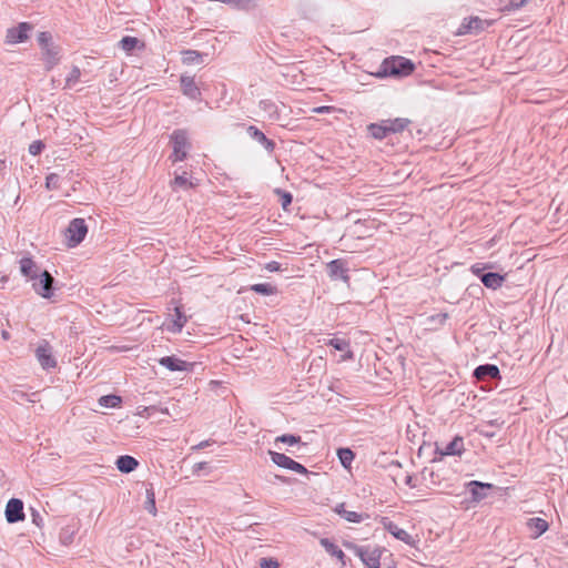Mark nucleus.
I'll list each match as a JSON object with an SVG mask.
<instances>
[{
  "mask_svg": "<svg viewBox=\"0 0 568 568\" xmlns=\"http://www.w3.org/2000/svg\"><path fill=\"white\" fill-rule=\"evenodd\" d=\"M415 64L404 57L393 55L386 58L379 67V70L376 72V77L385 78V77H406L414 72Z\"/></svg>",
  "mask_w": 568,
  "mask_h": 568,
  "instance_id": "obj_1",
  "label": "nucleus"
},
{
  "mask_svg": "<svg viewBox=\"0 0 568 568\" xmlns=\"http://www.w3.org/2000/svg\"><path fill=\"white\" fill-rule=\"evenodd\" d=\"M344 546L358 556L368 568H381L382 549L379 547L359 546L352 541H345Z\"/></svg>",
  "mask_w": 568,
  "mask_h": 568,
  "instance_id": "obj_2",
  "label": "nucleus"
},
{
  "mask_svg": "<svg viewBox=\"0 0 568 568\" xmlns=\"http://www.w3.org/2000/svg\"><path fill=\"white\" fill-rule=\"evenodd\" d=\"M171 143L173 152L171 158L174 162L183 161L187 156V152L191 149L187 132L183 129L174 130L171 134Z\"/></svg>",
  "mask_w": 568,
  "mask_h": 568,
  "instance_id": "obj_3",
  "label": "nucleus"
},
{
  "mask_svg": "<svg viewBox=\"0 0 568 568\" xmlns=\"http://www.w3.org/2000/svg\"><path fill=\"white\" fill-rule=\"evenodd\" d=\"M88 226L83 219H73L67 229L65 236L68 239L69 246L73 247L79 245L87 236Z\"/></svg>",
  "mask_w": 568,
  "mask_h": 568,
  "instance_id": "obj_4",
  "label": "nucleus"
},
{
  "mask_svg": "<svg viewBox=\"0 0 568 568\" xmlns=\"http://www.w3.org/2000/svg\"><path fill=\"white\" fill-rule=\"evenodd\" d=\"M327 275L331 281H342L345 284H349V268L347 261L343 258H336L326 264Z\"/></svg>",
  "mask_w": 568,
  "mask_h": 568,
  "instance_id": "obj_5",
  "label": "nucleus"
},
{
  "mask_svg": "<svg viewBox=\"0 0 568 568\" xmlns=\"http://www.w3.org/2000/svg\"><path fill=\"white\" fill-rule=\"evenodd\" d=\"M268 455L271 457V460L281 468L290 469L302 475L308 474V470L305 468L304 465L295 462L294 459H292L291 457L283 453L268 450Z\"/></svg>",
  "mask_w": 568,
  "mask_h": 568,
  "instance_id": "obj_6",
  "label": "nucleus"
},
{
  "mask_svg": "<svg viewBox=\"0 0 568 568\" xmlns=\"http://www.w3.org/2000/svg\"><path fill=\"white\" fill-rule=\"evenodd\" d=\"M493 21L483 20L478 17H470L469 19H464L459 28L457 29V36L465 34H474L477 36L481 31H484L487 27H489Z\"/></svg>",
  "mask_w": 568,
  "mask_h": 568,
  "instance_id": "obj_7",
  "label": "nucleus"
},
{
  "mask_svg": "<svg viewBox=\"0 0 568 568\" xmlns=\"http://www.w3.org/2000/svg\"><path fill=\"white\" fill-rule=\"evenodd\" d=\"M187 322L186 315L183 313L182 307L175 306L172 313H169L164 320L162 327L171 333H179Z\"/></svg>",
  "mask_w": 568,
  "mask_h": 568,
  "instance_id": "obj_8",
  "label": "nucleus"
},
{
  "mask_svg": "<svg viewBox=\"0 0 568 568\" xmlns=\"http://www.w3.org/2000/svg\"><path fill=\"white\" fill-rule=\"evenodd\" d=\"M54 277L47 271H42L38 278L33 282L34 291L44 298H50L53 295Z\"/></svg>",
  "mask_w": 568,
  "mask_h": 568,
  "instance_id": "obj_9",
  "label": "nucleus"
},
{
  "mask_svg": "<svg viewBox=\"0 0 568 568\" xmlns=\"http://www.w3.org/2000/svg\"><path fill=\"white\" fill-rule=\"evenodd\" d=\"M490 265L476 263L470 267L473 274L477 275L486 287L497 288V272H487Z\"/></svg>",
  "mask_w": 568,
  "mask_h": 568,
  "instance_id": "obj_10",
  "label": "nucleus"
},
{
  "mask_svg": "<svg viewBox=\"0 0 568 568\" xmlns=\"http://www.w3.org/2000/svg\"><path fill=\"white\" fill-rule=\"evenodd\" d=\"M6 519L9 524H14L24 519L23 503L21 499L11 498L6 506Z\"/></svg>",
  "mask_w": 568,
  "mask_h": 568,
  "instance_id": "obj_11",
  "label": "nucleus"
},
{
  "mask_svg": "<svg viewBox=\"0 0 568 568\" xmlns=\"http://www.w3.org/2000/svg\"><path fill=\"white\" fill-rule=\"evenodd\" d=\"M31 29L32 26L28 22H21L17 27L8 29L6 42L10 44L24 42L28 39V32Z\"/></svg>",
  "mask_w": 568,
  "mask_h": 568,
  "instance_id": "obj_12",
  "label": "nucleus"
},
{
  "mask_svg": "<svg viewBox=\"0 0 568 568\" xmlns=\"http://www.w3.org/2000/svg\"><path fill=\"white\" fill-rule=\"evenodd\" d=\"M467 488L471 495L473 501L479 503L487 498L489 491H493L495 489V486L488 483L471 480L467 484Z\"/></svg>",
  "mask_w": 568,
  "mask_h": 568,
  "instance_id": "obj_13",
  "label": "nucleus"
},
{
  "mask_svg": "<svg viewBox=\"0 0 568 568\" xmlns=\"http://www.w3.org/2000/svg\"><path fill=\"white\" fill-rule=\"evenodd\" d=\"M318 342L322 343V347H325V346L332 347L329 349V352L338 351V352L345 353L344 355H353L352 352L348 348L349 347V343L344 337H329V336H325L322 339H320Z\"/></svg>",
  "mask_w": 568,
  "mask_h": 568,
  "instance_id": "obj_14",
  "label": "nucleus"
},
{
  "mask_svg": "<svg viewBox=\"0 0 568 568\" xmlns=\"http://www.w3.org/2000/svg\"><path fill=\"white\" fill-rule=\"evenodd\" d=\"M181 89L184 95L192 100H201V90L194 81V77L181 75Z\"/></svg>",
  "mask_w": 568,
  "mask_h": 568,
  "instance_id": "obj_15",
  "label": "nucleus"
},
{
  "mask_svg": "<svg viewBox=\"0 0 568 568\" xmlns=\"http://www.w3.org/2000/svg\"><path fill=\"white\" fill-rule=\"evenodd\" d=\"M247 134L251 139L264 146V149L272 153L275 149V142L268 138L255 125H248L246 129Z\"/></svg>",
  "mask_w": 568,
  "mask_h": 568,
  "instance_id": "obj_16",
  "label": "nucleus"
},
{
  "mask_svg": "<svg viewBox=\"0 0 568 568\" xmlns=\"http://www.w3.org/2000/svg\"><path fill=\"white\" fill-rule=\"evenodd\" d=\"M384 528L393 535L396 539L412 545L414 542L413 537L405 530L399 528L395 523L388 520L387 518H383Z\"/></svg>",
  "mask_w": 568,
  "mask_h": 568,
  "instance_id": "obj_17",
  "label": "nucleus"
},
{
  "mask_svg": "<svg viewBox=\"0 0 568 568\" xmlns=\"http://www.w3.org/2000/svg\"><path fill=\"white\" fill-rule=\"evenodd\" d=\"M41 51L44 60L45 70H52L60 61V47L57 44H52L50 47L42 49Z\"/></svg>",
  "mask_w": 568,
  "mask_h": 568,
  "instance_id": "obj_18",
  "label": "nucleus"
},
{
  "mask_svg": "<svg viewBox=\"0 0 568 568\" xmlns=\"http://www.w3.org/2000/svg\"><path fill=\"white\" fill-rule=\"evenodd\" d=\"M159 363L170 371H191L194 363L182 361L180 357H160Z\"/></svg>",
  "mask_w": 568,
  "mask_h": 568,
  "instance_id": "obj_19",
  "label": "nucleus"
},
{
  "mask_svg": "<svg viewBox=\"0 0 568 568\" xmlns=\"http://www.w3.org/2000/svg\"><path fill=\"white\" fill-rule=\"evenodd\" d=\"M20 271L26 277L30 280H37L39 274L42 272L36 262L30 257H23L20 260Z\"/></svg>",
  "mask_w": 568,
  "mask_h": 568,
  "instance_id": "obj_20",
  "label": "nucleus"
},
{
  "mask_svg": "<svg viewBox=\"0 0 568 568\" xmlns=\"http://www.w3.org/2000/svg\"><path fill=\"white\" fill-rule=\"evenodd\" d=\"M526 526L530 531V537L532 538H538L545 531H547L549 527L548 523L540 517L529 518L526 523Z\"/></svg>",
  "mask_w": 568,
  "mask_h": 568,
  "instance_id": "obj_21",
  "label": "nucleus"
},
{
  "mask_svg": "<svg viewBox=\"0 0 568 568\" xmlns=\"http://www.w3.org/2000/svg\"><path fill=\"white\" fill-rule=\"evenodd\" d=\"M115 465L121 473L129 474L138 468L139 462L133 456L122 455L116 458Z\"/></svg>",
  "mask_w": 568,
  "mask_h": 568,
  "instance_id": "obj_22",
  "label": "nucleus"
},
{
  "mask_svg": "<svg viewBox=\"0 0 568 568\" xmlns=\"http://www.w3.org/2000/svg\"><path fill=\"white\" fill-rule=\"evenodd\" d=\"M119 47L126 53H131L135 49H144L145 44L135 37L125 36L120 40Z\"/></svg>",
  "mask_w": 568,
  "mask_h": 568,
  "instance_id": "obj_23",
  "label": "nucleus"
},
{
  "mask_svg": "<svg viewBox=\"0 0 568 568\" xmlns=\"http://www.w3.org/2000/svg\"><path fill=\"white\" fill-rule=\"evenodd\" d=\"M182 54V62L186 65H193V64H201L204 61V57H206V53H202L196 50H183L181 52Z\"/></svg>",
  "mask_w": 568,
  "mask_h": 568,
  "instance_id": "obj_24",
  "label": "nucleus"
},
{
  "mask_svg": "<svg viewBox=\"0 0 568 568\" xmlns=\"http://www.w3.org/2000/svg\"><path fill=\"white\" fill-rule=\"evenodd\" d=\"M464 452V439L456 436L446 447L442 450V455L460 456Z\"/></svg>",
  "mask_w": 568,
  "mask_h": 568,
  "instance_id": "obj_25",
  "label": "nucleus"
},
{
  "mask_svg": "<svg viewBox=\"0 0 568 568\" xmlns=\"http://www.w3.org/2000/svg\"><path fill=\"white\" fill-rule=\"evenodd\" d=\"M474 376L479 381L485 379L486 377L497 379V365H494V364L479 365L474 371Z\"/></svg>",
  "mask_w": 568,
  "mask_h": 568,
  "instance_id": "obj_26",
  "label": "nucleus"
},
{
  "mask_svg": "<svg viewBox=\"0 0 568 568\" xmlns=\"http://www.w3.org/2000/svg\"><path fill=\"white\" fill-rule=\"evenodd\" d=\"M320 544L326 550V552L337 558L339 561H342L343 565L345 564V554L332 540L328 538H322Z\"/></svg>",
  "mask_w": 568,
  "mask_h": 568,
  "instance_id": "obj_27",
  "label": "nucleus"
},
{
  "mask_svg": "<svg viewBox=\"0 0 568 568\" xmlns=\"http://www.w3.org/2000/svg\"><path fill=\"white\" fill-rule=\"evenodd\" d=\"M367 129H368L369 134L374 139H377V140H383L389 134V131H388V128H387V124L385 121H383L382 123H372L368 125Z\"/></svg>",
  "mask_w": 568,
  "mask_h": 568,
  "instance_id": "obj_28",
  "label": "nucleus"
},
{
  "mask_svg": "<svg viewBox=\"0 0 568 568\" xmlns=\"http://www.w3.org/2000/svg\"><path fill=\"white\" fill-rule=\"evenodd\" d=\"M335 511L349 523H361L363 520L362 514L346 510L345 504H338Z\"/></svg>",
  "mask_w": 568,
  "mask_h": 568,
  "instance_id": "obj_29",
  "label": "nucleus"
},
{
  "mask_svg": "<svg viewBox=\"0 0 568 568\" xmlns=\"http://www.w3.org/2000/svg\"><path fill=\"white\" fill-rule=\"evenodd\" d=\"M280 444H287L290 446H293V445H297V444H302L303 446H305L304 443H302V438L301 436L298 435H293V434H283L281 436H277L274 440V445L277 447V448H281L280 447Z\"/></svg>",
  "mask_w": 568,
  "mask_h": 568,
  "instance_id": "obj_30",
  "label": "nucleus"
},
{
  "mask_svg": "<svg viewBox=\"0 0 568 568\" xmlns=\"http://www.w3.org/2000/svg\"><path fill=\"white\" fill-rule=\"evenodd\" d=\"M385 122L387 124L389 133H398L404 131L410 121L408 119L397 118L394 120H387Z\"/></svg>",
  "mask_w": 568,
  "mask_h": 568,
  "instance_id": "obj_31",
  "label": "nucleus"
},
{
  "mask_svg": "<svg viewBox=\"0 0 568 568\" xmlns=\"http://www.w3.org/2000/svg\"><path fill=\"white\" fill-rule=\"evenodd\" d=\"M121 403H122V398L114 394L104 395L99 398V404L102 407H106V408L120 407Z\"/></svg>",
  "mask_w": 568,
  "mask_h": 568,
  "instance_id": "obj_32",
  "label": "nucleus"
},
{
  "mask_svg": "<svg viewBox=\"0 0 568 568\" xmlns=\"http://www.w3.org/2000/svg\"><path fill=\"white\" fill-rule=\"evenodd\" d=\"M337 457H338L341 464L345 468H349L352 462L355 458V454H354V452L351 448H338L337 449Z\"/></svg>",
  "mask_w": 568,
  "mask_h": 568,
  "instance_id": "obj_33",
  "label": "nucleus"
},
{
  "mask_svg": "<svg viewBox=\"0 0 568 568\" xmlns=\"http://www.w3.org/2000/svg\"><path fill=\"white\" fill-rule=\"evenodd\" d=\"M251 291L261 295H273L276 293V287L270 283H258L251 286Z\"/></svg>",
  "mask_w": 568,
  "mask_h": 568,
  "instance_id": "obj_34",
  "label": "nucleus"
},
{
  "mask_svg": "<svg viewBox=\"0 0 568 568\" xmlns=\"http://www.w3.org/2000/svg\"><path fill=\"white\" fill-rule=\"evenodd\" d=\"M145 509L153 516L156 515L155 494L152 485L146 488Z\"/></svg>",
  "mask_w": 568,
  "mask_h": 568,
  "instance_id": "obj_35",
  "label": "nucleus"
},
{
  "mask_svg": "<svg viewBox=\"0 0 568 568\" xmlns=\"http://www.w3.org/2000/svg\"><path fill=\"white\" fill-rule=\"evenodd\" d=\"M527 0H508L506 4H501L499 0V12H510L520 9L526 4Z\"/></svg>",
  "mask_w": 568,
  "mask_h": 568,
  "instance_id": "obj_36",
  "label": "nucleus"
},
{
  "mask_svg": "<svg viewBox=\"0 0 568 568\" xmlns=\"http://www.w3.org/2000/svg\"><path fill=\"white\" fill-rule=\"evenodd\" d=\"M172 186L175 189V187H180V189H183V190H189L191 187L194 186L193 182H191L187 178H186V172H183V174H180V175H176L172 182Z\"/></svg>",
  "mask_w": 568,
  "mask_h": 568,
  "instance_id": "obj_37",
  "label": "nucleus"
},
{
  "mask_svg": "<svg viewBox=\"0 0 568 568\" xmlns=\"http://www.w3.org/2000/svg\"><path fill=\"white\" fill-rule=\"evenodd\" d=\"M80 77H81L80 68L74 65L71 69L69 75L65 78V87L72 88L80 80Z\"/></svg>",
  "mask_w": 568,
  "mask_h": 568,
  "instance_id": "obj_38",
  "label": "nucleus"
},
{
  "mask_svg": "<svg viewBox=\"0 0 568 568\" xmlns=\"http://www.w3.org/2000/svg\"><path fill=\"white\" fill-rule=\"evenodd\" d=\"M447 318V313H437L435 315L427 317V322L432 326V328H436L437 326L444 325Z\"/></svg>",
  "mask_w": 568,
  "mask_h": 568,
  "instance_id": "obj_39",
  "label": "nucleus"
},
{
  "mask_svg": "<svg viewBox=\"0 0 568 568\" xmlns=\"http://www.w3.org/2000/svg\"><path fill=\"white\" fill-rule=\"evenodd\" d=\"M45 187L48 190H58L60 187V175L57 173H50L47 175Z\"/></svg>",
  "mask_w": 568,
  "mask_h": 568,
  "instance_id": "obj_40",
  "label": "nucleus"
},
{
  "mask_svg": "<svg viewBox=\"0 0 568 568\" xmlns=\"http://www.w3.org/2000/svg\"><path fill=\"white\" fill-rule=\"evenodd\" d=\"M275 192L280 195L281 205L284 210L292 204L293 196L290 192L283 191L281 189H276Z\"/></svg>",
  "mask_w": 568,
  "mask_h": 568,
  "instance_id": "obj_41",
  "label": "nucleus"
},
{
  "mask_svg": "<svg viewBox=\"0 0 568 568\" xmlns=\"http://www.w3.org/2000/svg\"><path fill=\"white\" fill-rule=\"evenodd\" d=\"M38 43H39V45H40L41 50H42V49H44V48H47V47H50V45L54 44V43L52 42V36H51V33H50V32H47V31L40 32V33L38 34Z\"/></svg>",
  "mask_w": 568,
  "mask_h": 568,
  "instance_id": "obj_42",
  "label": "nucleus"
},
{
  "mask_svg": "<svg viewBox=\"0 0 568 568\" xmlns=\"http://www.w3.org/2000/svg\"><path fill=\"white\" fill-rule=\"evenodd\" d=\"M41 367L45 371L55 368L58 363L55 357H38Z\"/></svg>",
  "mask_w": 568,
  "mask_h": 568,
  "instance_id": "obj_43",
  "label": "nucleus"
},
{
  "mask_svg": "<svg viewBox=\"0 0 568 568\" xmlns=\"http://www.w3.org/2000/svg\"><path fill=\"white\" fill-rule=\"evenodd\" d=\"M260 108L267 112L271 116H273L274 113H276V105L271 100H262L260 101Z\"/></svg>",
  "mask_w": 568,
  "mask_h": 568,
  "instance_id": "obj_44",
  "label": "nucleus"
},
{
  "mask_svg": "<svg viewBox=\"0 0 568 568\" xmlns=\"http://www.w3.org/2000/svg\"><path fill=\"white\" fill-rule=\"evenodd\" d=\"M43 149H44V143L42 141H40V140L33 141L29 145V153L32 155H38L42 152Z\"/></svg>",
  "mask_w": 568,
  "mask_h": 568,
  "instance_id": "obj_45",
  "label": "nucleus"
},
{
  "mask_svg": "<svg viewBox=\"0 0 568 568\" xmlns=\"http://www.w3.org/2000/svg\"><path fill=\"white\" fill-rule=\"evenodd\" d=\"M278 562L276 559L263 557L260 559L261 568H278Z\"/></svg>",
  "mask_w": 568,
  "mask_h": 568,
  "instance_id": "obj_46",
  "label": "nucleus"
},
{
  "mask_svg": "<svg viewBox=\"0 0 568 568\" xmlns=\"http://www.w3.org/2000/svg\"><path fill=\"white\" fill-rule=\"evenodd\" d=\"M50 344L47 341H42L36 349V355H50Z\"/></svg>",
  "mask_w": 568,
  "mask_h": 568,
  "instance_id": "obj_47",
  "label": "nucleus"
},
{
  "mask_svg": "<svg viewBox=\"0 0 568 568\" xmlns=\"http://www.w3.org/2000/svg\"><path fill=\"white\" fill-rule=\"evenodd\" d=\"M209 387L212 392H214L216 395H223L224 392L226 390V387H223L221 385V382L219 381H211L209 383Z\"/></svg>",
  "mask_w": 568,
  "mask_h": 568,
  "instance_id": "obj_48",
  "label": "nucleus"
},
{
  "mask_svg": "<svg viewBox=\"0 0 568 568\" xmlns=\"http://www.w3.org/2000/svg\"><path fill=\"white\" fill-rule=\"evenodd\" d=\"M60 539L64 545H68L72 541V532H69L67 529H63L60 534Z\"/></svg>",
  "mask_w": 568,
  "mask_h": 568,
  "instance_id": "obj_49",
  "label": "nucleus"
},
{
  "mask_svg": "<svg viewBox=\"0 0 568 568\" xmlns=\"http://www.w3.org/2000/svg\"><path fill=\"white\" fill-rule=\"evenodd\" d=\"M207 467L206 462H200L194 464L193 466V474L199 475L201 470L205 469Z\"/></svg>",
  "mask_w": 568,
  "mask_h": 568,
  "instance_id": "obj_50",
  "label": "nucleus"
},
{
  "mask_svg": "<svg viewBox=\"0 0 568 568\" xmlns=\"http://www.w3.org/2000/svg\"><path fill=\"white\" fill-rule=\"evenodd\" d=\"M266 270L270 272H277L281 270V264L276 261H272L266 264Z\"/></svg>",
  "mask_w": 568,
  "mask_h": 568,
  "instance_id": "obj_51",
  "label": "nucleus"
},
{
  "mask_svg": "<svg viewBox=\"0 0 568 568\" xmlns=\"http://www.w3.org/2000/svg\"><path fill=\"white\" fill-rule=\"evenodd\" d=\"M32 521L38 526L40 527L41 526V523H42V517L41 515L36 511V510H32Z\"/></svg>",
  "mask_w": 568,
  "mask_h": 568,
  "instance_id": "obj_52",
  "label": "nucleus"
},
{
  "mask_svg": "<svg viewBox=\"0 0 568 568\" xmlns=\"http://www.w3.org/2000/svg\"><path fill=\"white\" fill-rule=\"evenodd\" d=\"M210 445H211L210 440H203L200 444L193 446L192 449H203Z\"/></svg>",
  "mask_w": 568,
  "mask_h": 568,
  "instance_id": "obj_53",
  "label": "nucleus"
},
{
  "mask_svg": "<svg viewBox=\"0 0 568 568\" xmlns=\"http://www.w3.org/2000/svg\"><path fill=\"white\" fill-rule=\"evenodd\" d=\"M113 349L118 351V352H128V351H131L132 348L126 346V345H121V346H112Z\"/></svg>",
  "mask_w": 568,
  "mask_h": 568,
  "instance_id": "obj_54",
  "label": "nucleus"
},
{
  "mask_svg": "<svg viewBox=\"0 0 568 568\" xmlns=\"http://www.w3.org/2000/svg\"><path fill=\"white\" fill-rule=\"evenodd\" d=\"M405 484H406L407 486H409V487H415V484H414V481H413V476H410V475L406 476V478H405Z\"/></svg>",
  "mask_w": 568,
  "mask_h": 568,
  "instance_id": "obj_55",
  "label": "nucleus"
},
{
  "mask_svg": "<svg viewBox=\"0 0 568 568\" xmlns=\"http://www.w3.org/2000/svg\"><path fill=\"white\" fill-rule=\"evenodd\" d=\"M509 489H510L509 487H505V488L499 487V488H498L499 497H501V496L504 495L503 493L507 494V491H508Z\"/></svg>",
  "mask_w": 568,
  "mask_h": 568,
  "instance_id": "obj_56",
  "label": "nucleus"
},
{
  "mask_svg": "<svg viewBox=\"0 0 568 568\" xmlns=\"http://www.w3.org/2000/svg\"><path fill=\"white\" fill-rule=\"evenodd\" d=\"M1 335L4 341H8L10 337L8 331H2Z\"/></svg>",
  "mask_w": 568,
  "mask_h": 568,
  "instance_id": "obj_57",
  "label": "nucleus"
},
{
  "mask_svg": "<svg viewBox=\"0 0 568 568\" xmlns=\"http://www.w3.org/2000/svg\"><path fill=\"white\" fill-rule=\"evenodd\" d=\"M504 275L499 274V288L503 286Z\"/></svg>",
  "mask_w": 568,
  "mask_h": 568,
  "instance_id": "obj_58",
  "label": "nucleus"
},
{
  "mask_svg": "<svg viewBox=\"0 0 568 568\" xmlns=\"http://www.w3.org/2000/svg\"><path fill=\"white\" fill-rule=\"evenodd\" d=\"M145 410H148L146 407H144V409L142 412H139V415L143 416V414H145Z\"/></svg>",
  "mask_w": 568,
  "mask_h": 568,
  "instance_id": "obj_59",
  "label": "nucleus"
},
{
  "mask_svg": "<svg viewBox=\"0 0 568 568\" xmlns=\"http://www.w3.org/2000/svg\"><path fill=\"white\" fill-rule=\"evenodd\" d=\"M276 478L282 480V481H285V477H283V476H276Z\"/></svg>",
  "mask_w": 568,
  "mask_h": 568,
  "instance_id": "obj_60",
  "label": "nucleus"
},
{
  "mask_svg": "<svg viewBox=\"0 0 568 568\" xmlns=\"http://www.w3.org/2000/svg\"><path fill=\"white\" fill-rule=\"evenodd\" d=\"M316 111L317 112H324V108H318Z\"/></svg>",
  "mask_w": 568,
  "mask_h": 568,
  "instance_id": "obj_61",
  "label": "nucleus"
}]
</instances>
